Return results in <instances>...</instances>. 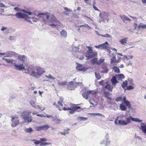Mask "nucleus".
I'll list each match as a JSON object with an SVG mask.
<instances>
[{
  "instance_id": "nucleus-1",
  "label": "nucleus",
  "mask_w": 146,
  "mask_h": 146,
  "mask_svg": "<svg viewBox=\"0 0 146 146\" xmlns=\"http://www.w3.org/2000/svg\"><path fill=\"white\" fill-rule=\"evenodd\" d=\"M38 16H40L45 23H46L47 21L50 22H57V19L53 14H48L47 13L43 14L41 13L38 14Z\"/></svg>"
},
{
  "instance_id": "nucleus-2",
  "label": "nucleus",
  "mask_w": 146,
  "mask_h": 146,
  "mask_svg": "<svg viewBox=\"0 0 146 146\" xmlns=\"http://www.w3.org/2000/svg\"><path fill=\"white\" fill-rule=\"evenodd\" d=\"M59 108L60 110H62L64 111L70 110L69 112L71 114L74 113L75 111L77 110L78 109H82L80 107L77 106L75 104H70L69 105V107L66 106V107H61Z\"/></svg>"
},
{
  "instance_id": "nucleus-3",
  "label": "nucleus",
  "mask_w": 146,
  "mask_h": 146,
  "mask_svg": "<svg viewBox=\"0 0 146 146\" xmlns=\"http://www.w3.org/2000/svg\"><path fill=\"white\" fill-rule=\"evenodd\" d=\"M45 72V70L43 68L39 66H37L34 69L32 72L30 74V75L33 77H37L39 76H41Z\"/></svg>"
},
{
  "instance_id": "nucleus-4",
  "label": "nucleus",
  "mask_w": 146,
  "mask_h": 146,
  "mask_svg": "<svg viewBox=\"0 0 146 146\" xmlns=\"http://www.w3.org/2000/svg\"><path fill=\"white\" fill-rule=\"evenodd\" d=\"M31 112L29 111H24L21 114V116L25 121L28 123L32 121L33 117L31 115Z\"/></svg>"
},
{
  "instance_id": "nucleus-5",
  "label": "nucleus",
  "mask_w": 146,
  "mask_h": 146,
  "mask_svg": "<svg viewBox=\"0 0 146 146\" xmlns=\"http://www.w3.org/2000/svg\"><path fill=\"white\" fill-rule=\"evenodd\" d=\"M86 48L88 49V50L87 51L85 56L88 59H89L93 57H95L97 54V53L96 52H93L92 47L89 46H86Z\"/></svg>"
},
{
  "instance_id": "nucleus-6",
  "label": "nucleus",
  "mask_w": 146,
  "mask_h": 146,
  "mask_svg": "<svg viewBox=\"0 0 146 146\" xmlns=\"http://www.w3.org/2000/svg\"><path fill=\"white\" fill-rule=\"evenodd\" d=\"M126 100V98L125 97L120 96L117 98L115 99V100L117 102L120 101H122L123 100L125 105L128 106L129 108H130L131 104L130 102Z\"/></svg>"
},
{
  "instance_id": "nucleus-7",
  "label": "nucleus",
  "mask_w": 146,
  "mask_h": 146,
  "mask_svg": "<svg viewBox=\"0 0 146 146\" xmlns=\"http://www.w3.org/2000/svg\"><path fill=\"white\" fill-rule=\"evenodd\" d=\"M11 121L12 123L11 125L13 127H15L19 124V122L18 117L16 116L12 117Z\"/></svg>"
},
{
  "instance_id": "nucleus-8",
  "label": "nucleus",
  "mask_w": 146,
  "mask_h": 146,
  "mask_svg": "<svg viewBox=\"0 0 146 146\" xmlns=\"http://www.w3.org/2000/svg\"><path fill=\"white\" fill-rule=\"evenodd\" d=\"M67 87L68 90H74L76 86L74 85V82L72 81L69 82Z\"/></svg>"
},
{
  "instance_id": "nucleus-9",
  "label": "nucleus",
  "mask_w": 146,
  "mask_h": 146,
  "mask_svg": "<svg viewBox=\"0 0 146 146\" xmlns=\"http://www.w3.org/2000/svg\"><path fill=\"white\" fill-rule=\"evenodd\" d=\"M119 117L117 118L115 121L114 123L115 124L120 125H125L127 124V123L124 121L119 120L117 122Z\"/></svg>"
},
{
  "instance_id": "nucleus-10",
  "label": "nucleus",
  "mask_w": 146,
  "mask_h": 146,
  "mask_svg": "<svg viewBox=\"0 0 146 146\" xmlns=\"http://www.w3.org/2000/svg\"><path fill=\"white\" fill-rule=\"evenodd\" d=\"M15 15L18 18H27L28 16L27 14L20 12L17 13Z\"/></svg>"
},
{
  "instance_id": "nucleus-11",
  "label": "nucleus",
  "mask_w": 146,
  "mask_h": 146,
  "mask_svg": "<svg viewBox=\"0 0 146 146\" xmlns=\"http://www.w3.org/2000/svg\"><path fill=\"white\" fill-rule=\"evenodd\" d=\"M14 66L15 68L17 70H26L25 67L23 64H21L20 65H17L15 64H14Z\"/></svg>"
},
{
  "instance_id": "nucleus-12",
  "label": "nucleus",
  "mask_w": 146,
  "mask_h": 146,
  "mask_svg": "<svg viewBox=\"0 0 146 146\" xmlns=\"http://www.w3.org/2000/svg\"><path fill=\"white\" fill-rule=\"evenodd\" d=\"M64 98L62 97H60L59 100L58 102V106H57V108L60 110V108L61 107H63V105L62 104L64 101Z\"/></svg>"
},
{
  "instance_id": "nucleus-13",
  "label": "nucleus",
  "mask_w": 146,
  "mask_h": 146,
  "mask_svg": "<svg viewBox=\"0 0 146 146\" xmlns=\"http://www.w3.org/2000/svg\"><path fill=\"white\" fill-rule=\"evenodd\" d=\"M111 143V141L108 139L103 140L100 143V144L102 145L104 144L105 146L109 145Z\"/></svg>"
},
{
  "instance_id": "nucleus-14",
  "label": "nucleus",
  "mask_w": 146,
  "mask_h": 146,
  "mask_svg": "<svg viewBox=\"0 0 146 146\" xmlns=\"http://www.w3.org/2000/svg\"><path fill=\"white\" fill-rule=\"evenodd\" d=\"M128 39L127 38H124L121 39L119 40V42L122 45H126L127 43Z\"/></svg>"
},
{
  "instance_id": "nucleus-15",
  "label": "nucleus",
  "mask_w": 146,
  "mask_h": 146,
  "mask_svg": "<svg viewBox=\"0 0 146 146\" xmlns=\"http://www.w3.org/2000/svg\"><path fill=\"white\" fill-rule=\"evenodd\" d=\"M121 59V58L119 57L118 58L117 60H116L115 59V56H114L111 59V64L114 63H117L119 62L120 60Z\"/></svg>"
},
{
  "instance_id": "nucleus-16",
  "label": "nucleus",
  "mask_w": 146,
  "mask_h": 146,
  "mask_svg": "<svg viewBox=\"0 0 146 146\" xmlns=\"http://www.w3.org/2000/svg\"><path fill=\"white\" fill-rule=\"evenodd\" d=\"M52 121L54 123L56 124H58L60 123L61 120L58 118L57 116H54L52 117Z\"/></svg>"
},
{
  "instance_id": "nucleus-17",
  "label": "nucleus",
  "mask_w": 146,
  "mask_h": 146,
  "mask_svg": "<svg viewBox=\"0 0 146 146\" xmlns=\"http://www.w3.org/2000/svg\"><path fill=\"white\" fill-rule=\"evenodd\" d=\"M104 95L105 98H106L107 99L111 100V98L110 97L111 94L110 93L108 92L105 91L104 93Z\"/></svg>"
},
{
  "instance_id": "nucleus-18",
  "label": "nucleus",
  "mask_w": 146,
  "mask_h": 146,
  "mask_svg": "<svg viewBox=\"0 0 146 146\" xmlns=\"http://www.w3.org/2000/svg\"><path fill=\"white\" fill-rule=\"evenodd\" d=\"M91 91H87L84 92L82 94L83 97L86 99H87L88 98L89 96L90 95Z\"/></svg>"
},
{
  "instance_id": "nucleus-19",
  "label": "nucleus",
  "mask_w": 146,
  "mask_h": 146,
  "mask_svg": "<svg viewBox=\"0 0 146 146\" xmlns=\"http://www.w3.org/2000/svg\"><path fill=\"white\" fill-rule=\"evenodd\" d=\"M108 45V44L107 42H106L104 43L101 44V47L102 48L101 49H103L104 50L107 49L108 47L107 45Z\"/></svg>"
},
{
  "instance_id": "nucleus-20",
  "label": "nucleus",
  "mask_w": 146,
  "mask_h": 146,
  "mask_svg": "<svg viewBox=\"0 0 146 146\" xmlns=\"http://www.w3.org/2000/svg\"><path fill=\"white\" fill-rule=\"evenodd\" d=\"M105 88L108 91H112L113 87L110 84H108L105 87Z\"/></svg>"
},
{
  "instance_id": "nucleus-21",
  "label": "nucleus",
  "mask_w": 146,
  "mask_h": 146,
  "mask_svg": "<svg viewBox=\"0 0 146 146\" xmlns=\"http://www.w3.org/2000/svg\"><path fill=\"white\" fill-rule=\"evenodd\" d=\"M30 104L32 106L35 108H39L41 109L40 106L37 105H36L35 104V102L34 101L31 100L30 102Z\"/></svg>"
},
{
  "instance_id": "nucleus-22",
  "label": "nucleus",
  "mask_w": 146,
  "mask_h": 146,
  "mask_svg": "<svg viewBox=\"0 0 146 146\" xmlns=\"http://www.w3.org/2000/svg\"><path fill=\"white\" fill-rule=\"evenodd\" d=\"M70 129L69 128H67L66 129H64L63 131H60V133L62 135H65L66 134H68L69 133V131Z\"/></svg>"
},
{
  "instance_id": "nucleus-23",
  "label": "nucleus",
  "mask_w": 146,
  "mask_h": 146,
  "mask_svg": "<svg viewBox=\"0 0 146 146\" xmlns=\"http://www.w3.org/2000/svg\"><path fill=\"white\" fill-rule=\"evenodd\" d=\"M137 29H146V25L141 23L138 26Z\"/></svg>"
},
{
  "instance_id": "nucleus-24",
  "label": "nucleus",
  "mask_w": 146,
  "mask_h": 146,
  "mask_svg": "<svg viewBox=\"0 0 146 146\" xmlns=\"http://www.w3.org/2000/svg\"><path fill=\"white\" fill-rule=\"evenodd\" d=\"M60 34L62 36L66 37L67 36V32L66 31L64 30H62V31L60 32Z\"/></svg>"
},
{
  "instance_id": "nucleus-25",
  "label": "nucleus",
  "mask_w": 146,
  "mask_h": 146,
  "mask_svg": "<svg viewBox=\"0 0 146 146\" xmlns=\"http://www.w3.org/2000/svg\"><path fill=\"white\" fill-rule=\"evenodd\" d=\"M112 84L113 85H115L117 83L118 81L116 80V77L115 76H113L111 80Z\"/></svg>"
},
{
  "instance_id": "nucleus-26",
  "label": "nucleus",
  "mask_w": 146,
  "mask_h": 146,
  "mask_svg": "<svg viewBox=\"0 0 146 146\" xmlns=\"http://www.w3.org/2000/svg\"><path fill=\"white\" fill-rule=\"evenodd\" d=\"M18 58L20 60L23 62H24L27 59L25 55L19 56Z\"/></svg>"
},
{
  "instance_id": "nucleus-27",
  "label": "nucleus",
  "mask_w": 146,
  "mask_h": 146,
  "mask_svg": "<svg viewBox=\"0 0 146 146\" xmlns=\"http://www.w3.org/2000/svg\"><path fill=\"white\" fill-rule=\"evenodd\" d=\"M119 108L122 111H125L126 109V106L122 104H120Z\"/></svg>"
},
{
  "instance_id": "nucleus-28",
  "label": "nucleus",
  "mask_w": 146,
  "mask_h": 146,
  "mask_svg": "<svg viewBox=\"0 0 146 146\" xmlns=\"http://www.w3.org/2000/svg\"><path fill=\"white\" fill-rule=\"evenodd\" d=\"M114 71L117 73H119L120 72V70L119 68L116 66H114L113 68Z\"/></svg>"
},
{
  "instance_id": "nucleus-29",
  "label": "nucleus",
  "mask_w": 146,
  "mask_h": 146,
  "mask_svg": "<svg viewBox=\"0 0 146 146\" xmlns=\"http://www.w3.org/2000/svg\"><path fill=\"white\" fill-rule=\"evenodd\" d=\"M3 59L7 63H13L14 61V60L13 59H9L5 58H3Z\"/></svg>"
},
{
  "instance_id": "nucleus-30",
  "label": "nucleus",
  "mask_w": 146,
  "mask_h": 146,
  "mask_svg": "<svg viewBox=\"0 0 146 146\" xmlns=\"http://www.w3.org/2000/svg\"><path fill=\"white\" fill-rule=\"evenodd\" d=\"M24 131L26 133H31L33 131L32 128H25Z\"/></svg>"
},
{
  "instance_id": "nucleus-31",
  "label": "nucleus",
  "mask_w": 146,
  "mask_h": 146,
  "mask_svg": "<svg viewBox=\"0 0 146 146\" xmlns=\"http://www.w3.org/2000/svg\"><path fill=\"white\" fill-rule=\"evenodd\" d=\"M130 118L132 121H134L135 122H141L142 121V120H139L138 118H133L131 117H130Z\"/></svg>"
},
{
  "instance_id": "nucleus-32",
  "label": "nucleus",
  "mask_w": 146,
  "mask_h": 146,
  "mask_svg": "<svg viewBox=\"0 0 146 146\" xmlns=\"http://www.w3.org/2000/svg\"><path fill=\"white\" fill-rule=\"evenodd\" d=\"M25 69V70H26V73L27 74H29L30 73L31 71H32V72L33 70H32V68L30 67H29L27 69Z\"/></svg>"
},
{
  "instance_id": "nucleus-33",
  "label": "nucleus",
  "mask_w": 146,
  "mask_h": 146,
  "mask_svg": "<svg viewBox=\"0 0 146 146\" xmlns=\"http://www.w3.org/2000/svg\"><path fill=\"white\" fill-rule=\"evenodd\" d=\"M89 91H91V92L90 93V95L91 94L92 96H96L97 93L96 92L94 91L93 90H89Z\"/></svg>"
},
{
  "instance_id": "nucleus-34",
  "label": "nucleus",
  "mask_w": 146,
  "mask_h": 146,
  "mask_svg": "<svg viewBox=\"0 0 146 146\" xmlns=\"http://www.w3.org/2000/svg\"><path fill=\"white\" fill-rule=\"evenodd\" d=\"M127 85V80H125L121 86L123 88H124Z\"/></svg>"
},
{
  "instance_id": "nucleus-35",
  "label": "nucleus",
  "mask_w": 146,
  "mask_h": 146,
  "mask_svg": "<svg viewBox=\"0 0 146 146\" xmlns=\"http://www.w3.org/2000/svg\"><path fill=\"white\" fill-rule=\"evenodd\" d=\"M95 75L96 78L98 80H99L101 78V76L99 73H97L96 72H95Z\"/></svg>"
},
{
  "instance_id": "nucleus-36",
  "label": "nucleus",
  "mask_w": 146,
  "mask_h": 146,
  "mask_svg": "<svg viewBox=\"0 0 146 146\" xmlns=\"http://www.w3.org/2000/svg\"><path fill=\"white\" fill-rule=\"evenodd\" d=\"M104 61V59H100L97 62V64L98 65H99L103 63Z\"/></svg>"
},
{
  "instance_id": "nucleus-37",
  "label": "nucleus",
  "mask_w": 146,
  "mask_h": 146,
  "mask_svg": "<svg viewBox=\"0 0 146 146\" xmlns=\"http://www.w3.org/2000/svg\"><path fill=\"white\" fill-rule=\"evenodd\" d=\"M33 141H34V143L36 145H38L41 143V142L40 141L35 140H32Z\"/></svg>"
},
{
  "instance_id": "nucleus-38",
  "label": "nucleus",
  "mask_w": 146,
  "mask_h": 146,
  "mask_svg": "<svg viewBox=\"0 0 146 146\" xmlns=\"http://www.w3.org/2000/svg\"><path fill=\"white\" fill-rule=\"evenodd\" d=\"M67 82H60L58 83V84L60 86H64L66 85Z\"/></svg>"
},
{
  "instance_id": "nucleus-39",
  "label": "nucleus",
  "mask_w": 146,
  "mask_h": 146,
  "mask_svg": "<svg viewBox=\"0 0 146 146\" xmlns=\"http://www.w3.org/2000/svg\"><path fill=\"white\" fill-rule=\"evenodd\" d=\"M46 77L47 78L51 79L52 80H54L55 78L52 76L51 74H49L48 76L46 75Z\"/></svg>"
},
{
  "instance_id": "nucleus-40",
  "label": "nucleus",
  "mask_w": 146,
  "mask_h": 146,
  "mask_svg": "<svg viewBox=\"0 0 146 146\" xmlns=\"http://www.w3.org/2000/svg\"><path fill=\"white\" fill-rule=\"evenodd\" d=\"M23 12L27 13L29 15H31L32 14V13L28 11H27L25 10V9H23L22 11Z\"/></svg>"
},
{
  "instance_id": "nucleus-41",
  "label": "nucleus",
  "mask_w": 146,
  "mask_h": 146,
  "mask_svg": "<svg viewBox=\"0 0 146 146\" xmlns=\"http://www.w3.org/2000/svg\"><path fill=\"white\" fill-rule=\"evenodd\" d=\"M95 3L94 2V3H93V8L94 9V10L96 11H99V12H100V11L98 9V8L95 6Z\"/></svg>"
},
{
  "instance_id": "nucleus-42",
  "label": "nucleus",
  "mask_w": 146,
  "mask_h": 146,
  "mask_svg": "<svg viewBox=\"0 0 146 146\" xmlns=\"http://www.w3.org/2000/svg\"><path fill=\"white\" fill-rule=\"evenodd\" d=\"M118 77L120 79H123L125 77L123 74H119L118 75Z\"/></svg>"
},
{
  "instance_id": "nucleus-43",
  "label": "nucleus",
  "mask_w": 146,
  "mask_h": 146,
  "mask_svg": "<svg viewBox=\"0 0 146 146\" xmlns=\"http://www.w3.org/2000/svg\"><path fill=\"white\" fill-rule=\"evenodd\" d=\"M133 87L131 85L127 86L126 88V89L127 90H130L131 89H133Z\"/></svg>"
},
{
  "instance_id": "nucleus-44",
  "label": "nucleus",
  "mask_w": 146,
  "mask_h": 146,
  "mask_svg": "<svg viewBox=\"0 0 146 146\" xmlns=\"http://www.w3.org/2000/svg\"><path fill=\"white\" fill-rule=\"evenodd\" d=\"M101 35L103 37H109V38L110 37V35L108 34H105L104 35Z\"/></svg>"
},
{
  "instance_id": "nucleus-45",
  "label": "nucleus",
  "mask_w": 146,
  "mask_h": 146,
  "mask_svg": "<svg viewBox=\"0 0 146 146\" xmlns=\"http://www.w3.org/2000/svg\"><path fill=\"white\" fill-rule=\"evenodd\" d=\"M108 71H109V70H108V68H106L105 69V70L104 71H102V72H102L103 73H107V72H108Z\"/></svg>"
},
{
  "instance_id": "nucleus-46",
  "label": "nucleus",
  "mask_w": 146,
  "mask_h": 146,
  "mask_svg": "<svg viewBox=\"0 0 146 146\" xmlns=\"http://www.w3.org/2000/svg\"><path fill=\"white\" fill-rule=\"evenodd\" d=\"M131 120V119L130 118V117H128L126 119V122L127 123V124L128 123H129L130 122Z\"/></svg>"
},
{
  "instance_id": "nucleus-47",
  "label": "nucleus",
  "mask_w": 146,
  "mask_h": 146,
  "mask_svg": "<svg viewBox=\"0 0 146 146\" xmlns=\"http://www.w3.org/2000/svg\"><path fill=\"white\" fill-rule=\"evenodd\" d=\"M94 115H99V116H102L103 115L102 114L100 113H93L92 114Z\"/></svg>"
},
{
  "instance_id": "nucleus-48",
  "label": "nucleus",
  "mask_w": 146,
  "mask_h": 146,
  "mask_svg": "<svg viewBox=\"0 0 146 146\" xmlns=\"http://www.w3.org/2000/svg\"><path fill=\"white\" fill-rule=\"evenodd\" d=\"M50 127L48 126V125H45L44 126H42L40 127H38L37 128H49Z\"/></svg>"
},
{
  "instance_id": "nucleus-49",
  "label": "nucleus",
  "mask_w": 146,
  "mask_h": 146,
  "mask_svg": "<svg viewBox=\"0 0 146 146\" xmlns=\"http://www.w3.org/2000/svg\"><path fill=\"white\" fill-rule=\"evenodd\" d=\"M141 128H146V125L143 123H141Z\"/></svg>"
},
{
  "instance_id": "nucleus-50",
  "label": "nucleus",
  "mask_w": 146,
  "mask_h": 146,
  "mask_svg": "<svg viewBox=\"0 0 146 146\" xmlns=\"http://www.w3.org/2000/svg\"><path fill=\"white\" fill-rule=\"evenodd\" d=\"M49 144L46 142H43L41 143L40 144V146H43V145H49Z\"/></svg>"
},
{
  "instance_id": "nucleus-51",
  "label": "nucleus",
  "mask_w": 146,
  "mask_h": 146,
  "mask_svg": "<svg viewBox=\"0 0 146 146\" xmlns=\"http://www.w3.org/2000/svg\"><path fill=\"white\" fill-rule=\"evenodd\" d=\"M90 27L88 25H81L80 26V27Z\"/></svg>"
},
{
  "instance_id": "nucleus-52",
  "label": "nucleus",
  "mask_w": 146,
  "mask_h": 146,
  "mask_svg": "<svg viewBox=\"0 0 146 146\" xmlns=\"http://www.w3.org/2000/svg\"><path fill=\"white\" fill-rule=\"evenodd\" d=\"M36 114V115L37 116H40V117H42V116H43V115L42 114H37V113H33V114L34 115V114Z\"/></svg>"
},
{
  "instance_id": "nucleus-53",
  "label": "nucleus",
  "mask_w": 146,
  "mask_h": 146,
  "mask_svg": "<svg viewBox=\"0 0 146 146\" xmlns=\"http://www.w3.org/2000/svg\"><path fill=\"white\" fill-rule=\"evenodd\" d=\"M40 140L41 141H46L47 139L45 138H40Z\"/></svg>"
},
{
  "instance_id": "nucleus-54",
  "label": "nucleus",
  "mask_w": 146,
  "mask_h": 146,
  "mask_svg": "<svg viewBox=\"0 0 146 146\" xmlns=\"http://www.w3.org/2000/svg\"><path fill=\"white\" fill-rule=\"evenodd\" d=\"M95 48H99L101 47V44L99 45H96L95 46Z\"/></svg>"
},
{
  "instance_id": "nucleus-55",
  "label": "nucleus",
  "mask_w": 146,
  "mask_h": 146,
  "mask_svg": "<svg viewBox=\"0 0 146 146\" xmlns=\"http://www.w3.org/2000/svg\"><path fill=\"white\" fill-rule=\"evenodd\" d=\"M143 132L146 133V128H141Z\"/></svg>"
},
{
  "instance_id": "nucleus-56",
  "label": "nucleus",
  "mask_w": 146,
  "mask_h": 146,
  "mask_svg": "<svg viewBox=\"0 0 146 146\" xmlns=\"http://www.w3.org/2000/svg\"><path fill=\"white\" fill-rule=\"evenodd\" d=\"M5 7V5L2 3H0V7Z\"/></svg>"
},
{
  "instance_id": "nucleus-57",
  "label": "nucleus",
  "mask_w": 146,
  "mask_h": 146,
  "mask_svg": "<svg viewBox=\"0 0 146 146\" xmlns=\"http://www.w3.org/2000/svg\"><path fill=\"white\" fill-rule=\"evenodd\" d=\"M44 128H37L36 130L37 131H40L44 130Z\"/></svg>"
},
{
  "instance_id": "nucleus-58",
  "label": "nucleus",
  "mask_w": 146,
  "mask_h": 146,
  "mask_svg": "<svg viewBox=\"0 0 146 146\" xmlns=\"http://www.w3.org/2000/svg\"><path fill=\"white\" fill-rule=\"evenodd\" d=\"M14 9L16 11H19V9L18 7H15L14 8Z\"/></svg>"
},
{
  "instance_id": "nucleus-59",
  "label": "nucleus",
  "mask_w": 146,
  "mask_h": 146,
  "mask_svg": "<svg viewBox=\"0 0 146 146\" xmlns=\"http://www.w3.org/2000/svg\"><path fill=\"white\" fill-rule=\"evenodd\" d=\"M104 82V81L103 80H102L101 81L99 82V84L100 85H102Z\"/></svg>"
},
{
  "instance_id": "nucleus-60",
  "label": "nucleus",
  "mask_w": 146,
  "mask_h": 146,
  "mask_svg": "<svg viewBox=\"0 0 146 146\" xmlns=\"http://www.w3.org/2000/svg\"><path fill=\"white\" fill-rule=\"evenodd\" d=\"M105 138H106V139H108L109 140V136L108 134H106V135L105 137Z\"/></svg>"
},
{
  "instance_id": "nucleus-61",
  "label": "nucleus",
  "mask_w": 146,
  "mask_h": 146,
  "mask_svg": "<svg viewBox=\"0 0 146 146\" xmlns=\"http://www.w3.org/2000/svg\"><path fill=\"white\" fill-rule=\"evenodd\" d=\"M7 29V28L5 27H3L1 29V30L2 31H4L6 29Z\"/></svg>"
},
{
  "instance_id": "nucleus-62",
  "label": "nucleus",
  "mask_w": 146,
  "mask_h": 146,
  "mask_svg": "<svg viewBox=\"0 0 146 146\" xmlns=\"http://www.w3.org/2000/svg\"><path fill=\"white\" fill-rule=\"evenodd\" d=\"M84 68L83 67V68H79V69L78 70H79L82 71H83L84 70Z\"/></svg>"
},
{
  "instance_id": "nucleus-63",
  "label": "nucleus",
  "mask_w": 146,
  "mask_h": 146,
  "mask_svg": "<svg viewBox=\"0 0 146 146\" xmlns=\"http://www.w3.org/2000/svg\"><path fill=\"white\" fill-rule=\"evenodd\" d=\"M142 2L143 4L146 3V0H142Z\"/></svg>"
},
{
  "instance_id": "nucleus-64",
  "label": "nucleus",
  "mask_w": 146,
  "mask_h": 146,
  "mask_svg": "<svg viewBox=\"0 0 146 146\" xmlns=\"http://www.w3.org/2000/svg\"><path fill=\"white\" fill-rule=\"evenodd\" d=\"M82 66L80 64H79L77 65V67L78 68H80L82 67Z\"/></svg>"
}]
</instances>
